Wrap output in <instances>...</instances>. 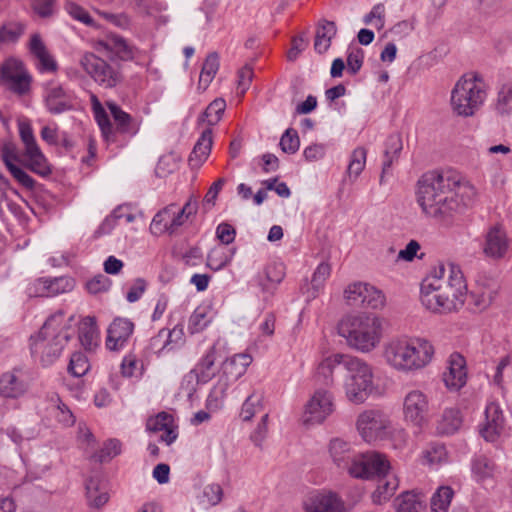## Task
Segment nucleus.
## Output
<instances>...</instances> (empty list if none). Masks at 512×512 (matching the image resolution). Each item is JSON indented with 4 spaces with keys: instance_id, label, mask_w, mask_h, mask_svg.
Segmentation results:
<instances>
[{
    "instance_id": "obj_7",
    "label": "nucleus",
    "mask_w": 512,
    "mask_h": 512,
    "mask_svg": "<svg viewBox=\"0 0 512 512\" xmlns=\"http://www.w3.org/2000/svg\"><path fill=\"white\" fill-rule=\"evenodd\" d=\"M78 64L86 75L104 89H113L124 80L121 64L113 57L103 58L93 52H84Z\"/></svg>"
},
{
    "instance_id": "obj_48",
    "label": "nucleus",
    "mask_w": 512,
    "mask_h": 512,
    "mask_svg": "<svg viewBox=\"0 0 512 512\" xmlns=\"http://www.w3.org/2000/svg\"><path fill=\"white\" fill-rule=\"evenodd\" d=\"M121 452V443L117 439H109L103 447L92 455V458L100 463L110 461Z\"/></svg>"
},
{
    "instance_id": "obj_29",
    "label": "nucleus",
    "mask_w": 512,
    "mask_h": 512,
    "mask_svg": "<svg viewBox=\"0 0 512 512\" xmlns=\"http://www.w3.org/2000/svg\"><path fill=\"white\" fill-rule=\"evenodd\" d=\"M99 53L106 52L107 57H117L125 60L132 57V52L124 38L120 36H110L105 40L99 41L96 47Z\"/></svg>"
},
{
    "instance_id": "obj_12",
    "label": "nucleus",
    "mask_w": 512,
    "mask_h": 512,
    "mask_svg": "<svg viewBox=\"0 0 512 512\" xmlns=\"http://www.w3.org/2000/svg\"><path fill=\"white\" fill-rule=\"evenodd\" d=\"M357 429L362 438L371 443L388 435L390 420L380 410H366L358 416Z\"/></svg>"
},
{
    "instance_id": "obj_22",
    "label": "nucleus",
    "mask_w": 512,
    "mask_h": 512,
    "mask_svg": "<svg viewBox=\"0 0 512 512\" xmlns=\"http://www.w3.org/2000/svg\"><path fill=\"white\" fill-rule=\"evenodd\" d=\"M429 340L422 337L400 335L392 337L386 344L387 352H433Z\"/></svg>"
},
{
    "instance_id": "obj_20",
    "label": "nucleus",
    "mask_w": 512,
    "mask_h": 512,
    "mask_svg": "<svg viewBox=\"0 0 512 512\" xmlns=\"http://www.w3.org/2000/svg\"><path fill=\"white\" fill-rule=\"evenodd\" d=\"M329 453L334 464L342 470H347L351 475V469L357 462L359 454H357L352 446L339 438L332 439L329 444Z\"/></svg>"
},
{
    "instance_id": "obj_57",
    "label": "nucleus",
    "mask_w": 512,
    "mask_h": 512,
    "mask_svg": "<svg viewBox=\"0 0 512 512\" xmlns=\"http://www.w3.org/2000/svg\"><path fill=\"white\" fill-rule=\"evenodd\" d=\"M367 292V283L356 282L350 284L344 292L345 298L350 305L358 306L362 293Z\"/></svg>"
},
{
    "instance_id": "obj_61",
    "label": "nucleus",
    "mask_w": 512,
    "mask_h": 512,
    "mask_svg": "<svg viewBox=\"0 0 512 512\" xmlns=\"http://www.w3.org/2000/svg\"><path fill=\"white\" fill-rule=\"evenodd\" d=\"M110 286H111L110 279L103 274H99V275L93 277L91 280H89L86 283V288H87L88 292L91 294H98L101 292H105L110 288Z\"/></svg>"
},
{
    "instance_id": "obj_47",
    "label": "nucleus",
    "mask_w": 512,
    "mask_h": 512,
    "mask_svg": "<svg viewBox=\"0 0 512 512\" xmlns=\"http://www.w3.org/2000/svg\"><path fill=\"white\" fill-rule=\"evenodd\" d=\"M210 319L208 318V310L206 307H197L188 321V330L191 334L199 333L203 331L208 324Z\"/></svg>"
},
{
    "instance_id": "obj_18",
    "label": "nucleus",
    "mask_w": 512,
    "mask_h": 512,
    "mask_svg": "<svg viewBox=\"0 0 512 512\" xmlns=\"http://www.w3.org/2000/svg\"><path fill=\"white\" fill-rule=\"evenodd\" d=\"M509 247V239L501 227L494 226L488 230L483 244L485 256L494 260L503 259L508 253Z\"/></svg>"
},
{
    "instance_id": "obj_1",
    "label": "nucleus",
    "mask_w": 512,
    "mask_h": 512,
    "mask_svg": "<svg viewBox=\"0 0 512 512\" xmlns=\"http://www.w3.org/2000/svg\"><path fill=\"white\" fill-rule=\"evenodd\" d=\"M474 187L454 171H428L417 181L416 202L422 213L438 222H448L466 205Z\"/></svg>"
},
{
    "instance_id": "obj_46",
    "label": "nucleus",
    "mask_w": 512,
    "mask_h": 512,
    "mask_svg": "<svg viewBox=\"0 0 512 512\" xmlns=\"http://www.w3.org/2000/svg\"><path fill=\"white\" fill-rule=\"evenodd\" d=\"M495 109L500 115H509L512 113V85L504 84L499 89Z\"/></svg>"
},
{
    "instance_id": "obj_43",
    "label": "nucleus",
    "mask_w": 512,
    "mask_h": 512,
    "mask_svg": "<svg viewBox=\"0 0 512 512\" xmlns=\"http://www.w3.org/2000/svg\"><path fill=\"white\" fill-rule=\"evenodd\" d=\"M235 252V248L229 251L224 248H214L207 256V266L214 271H219L231 262Z\"/></svg>"
},
{
    "instance_id": "obj_50",
    "label": "nucleus",
    "mask_w": 512,
    "mask_h": 512,
    "mask_svg": "<svg viewBox=\"0 0 512 512\" xmlns=\"http://www.w3.org/2000/svg\"><path fill=\"white\" fill-rule=\"evenodd\" d=\"M90 367L86 354H72L68 372L74 377H82L90 370Z\"/></svg>"
},
{
    "instance_id": "obj_36",
    "label": "nucleus",
    "mask_w": 512,
    "mask_h": 512,
    "mask_svg": "<svg viewBox=\"0 0 512 512\" xmlns=\"http://www.w3.org/2000/svg\"><path fill=\"white\" fill-rule=\"evenodd\" d=\"M397 512H422L425 508L424 501L413 491H406L395 499Z\"/></svg>"
},
{
    "instance_id": "obj_31",
    "label": "nucleus",
    "mask_w": 512,
    "mask_h": 512,
    "mask_svg": "<svg viewBox=\"0 0 512 512\" xmlns=\"http://www.w3.org/2000/svg\"><path fill=\"white\" fill-rule=\"evenodd\" d=\"M212 144V130L208 128L202 132L189 156V164L192 168H198L203 164L210 155Z\"/></svg>"
},
{
    "instance_id": "obj_55",
    "label": "nucleus",
    "mask_w": 512,
    "mask_h": 512,
    "mask_svg": "<svg viewBox=\"0 0 512 512\" xmlns=\"http://www.w3.org/2000/svg\"><path fill=\"white\" fill-rule=\"evenodd\" d=\"M143 364L138 361L135 354H127L121 363V372L125 377L141 375Z\"/></svg>"
},
{
    "instance_id": "obj_5",
    "label": "nucleus",
    "mask_w": 512,
    "mask_h": 512,
    "mask_svg": "<svg viewBox=\"0 0 512 512\" xmlns=\"http://www.w3.org/2000/svg\"><path fill=\"white\" fill-rule=\"evenodd\" d=\"M74 320V315L65 318L64 310H58L50 315L37 336H31V349L49 350V352H61L66 348L69 349L72 335L71 323Z\"/></svg>"
},
{
    "instance_id": "obj_41",
    "label": "nucleus",
    "mask_w": 512,
    "mask_h": 512,
    "mask_svg": "<svg viewBox=\"0 0 512 512\" xmlns=\"http://www.w3.org/2000/svg\"><path fill=\"white\" fill-rule=\"evenodd\" d=\"M366 157L367 150L364 147H357L352 151L346 171L351 181H355L364 170Z\"/></svg>"
},
{
    "instance_id": "obj_44",
    "label": "nucleus",
    "mask_w": 512,
    "mask_h": 512,
    "mask_svg": "<svg viewBox=\"0 0 512 512\" xmlns=\"http://www.w3.org/2000/svg\"><path fill=\"white\" fill-rule=\"evenodd\" d=\"M25 26L19 22H8L0 27V48L18 41Z\"/></svg>"
},
{
    "instance_id": "obj_26",
    "label": "nucleus",
    "mask_w": 512,
    "mask_h": 512,
    "mask_svg": "<svg viewBox=\"0 0 512 512\" xmlns=\"http://www.w3.org/2000/svg\"><path fill=\"white\" fill-rule=\"evenodd\" d=\"M252 361L251 354H224L219 363H221V372L224 376L237 380L245 373Z\"/></svg>"
},
{
    "instance_id": "obj_25",
    "label": "nucleus",
    "mask_w": 512,
    "mask_h": 512,
    "mask_svg": "<svg viewBox=\"0 0 512 512\" xmlns=\"http://www.w3.org/2000/svg\"><path fill=\"white\" fill-rule=\"evenodd\" d=\"M45 105L51 114H61L73 108L70 94L57 84H51L46 88Z\"/></svg>"
},
{
    "instance_id": "obj_63",
    "label": "nucleus",
    "mask_w": 512,
    "mask_h": 512,
    "mask_svg": "<svg viewBox=\"0 0 512 512\" xmlns=\"http://www.w3.org/2000/svg\"><path fill=\"white\" fill-rule=\"evenodd\" d=\"M146 288L147 282L143 278L135 279L127 291L126 300L129 303L137 302L146 291Z\"/></svg>"
},
{
    "instance_id": "obj_37",
    "label": "nucleus",
    "mask_w": 512,
    "mask_h": 512,
    "mask_svg": "<svg viewBox=\"0 0 512 512\" xmlns=\"http://www.w3.org/2000/svg\"><path fill=\"white\" fill-rule=\"evenodd\" d=\"M263 399L264 396L259 391H253L245 399L240 411V418L242 421H251L256 414L261 413L264 410Z\"/></svg>"
},
{
    "instance_id": "obj_19",
    "label": "nucleus",
    "mask_w": 512,
    "mask_h": 512,
    "mask_svg": "<svg viewBox=\"0 0 512 512\" xmlns=\"http://www.w3.org/2000/svg\"><path fill=\"white\" fill-rule=\"evenodd\" d=\"M432 354H384L386 362L399 372H413L431 362Z\"/></svg>"
},
{
    "instance_id": "obj_45",
    "label": "nucleus",
    "mask_w": 512,
    "mask_h": 512,
    "mask_svg": "<svg viewBox=\"0 0 512 512\" xmlns=\"http://www.w3.org/2000/svg\"><path fill=\"white\" fill-rule=\"evenodd\" d=\"M225 108L226 102L224 99L217 98L213 100L202 114V121H206L209 126L216 125L220 121Z\"/></svg>"
},
{
    "instance_id": "obj_49",
    "label": "nucleus",
    "mask_w": 512,
    "mask_h": 512,
    "mask_svg": "<svg viewBox=\"0 0 512 512\" xmlns=\"http://www.w3.org/2000/svg\"><path fill=\"white\" fill-rule=\"evenodd\" d=\"M330 273L331 267L328 263L322 262L317 266L311 279V297L315 298L318 295L319 291L323 288L325 281L330 276Z\"/></svg>"
},
{
    "instance_id": "obj_58",
    "label": "nucleus",
    "mask_w": 512,
    "mask_h": 512,
    "mask_svg": "<svg viewBox=\"0 0 512 512\" xmlns=\"http://www.w3.org/2000/svg\"><path fill=\"white\" fill-rule=\"evenodd\" d=\"M122 207H117L113 212L107 216L98 229L95 231L96 236L109 234L117 224V221L122 219Z\"/></svg>"
},
{
    "instance_id": "obj_9",
    "label": "nucleus",
    "mask_w": 512,
    "mask_h": 512,
    "mask_svg": "<svg viewBox=\"0 0 512 512\" xmlns=\"http://www.w3.org/2000/svg\"><path fill=\"white\" fill-rule=\"evenodd\" d=\"M197 211V202L188 201L183 207L176 204H170L159 211L152 219L150 230L154 234L168 232L174 233Z\"/></svg>"
},
{
    "instance_id": "obj_33",
    "label": "nucleus",
    "mask_w": 512,
    "mask_h": 512,
    "mask_svg": "<svg viewBox=\"0 0 512 512\" xmlns=\"http://www.w3.org/2000/svg\"><path fill=\"white\" fill-rule=\"evenodd\" d=\"M337 27L333 21L321 20L318 23L315 41H314V49L319 54L325 53L331 46L332 39L336 36Z\"/></svg>"
},
{
    "instance_id": "obj_23",
    "label": "nucleus",
    "mask_w": 512,
    "mask_h": 512,
    "mask_svg": "<svg viewBox=\"0 0 512 512\" xmlns=\"http://www.w3.org/2000/svg\"><path fill=\"white\" fill-rule=\"evenodd\" d=\"M443 380L450 389L459 390L467 381L466 360L463 354H451L448 360V371Z\"/></svg>"
},
{
    "instance_id": "obj_35",
    "label": "nucleus",
    "mask_w": 512,
    "mask_h": 512,
    "mask_svg": "<svg viewBox=\"0 0 512 512\" xmlns=\"http://www.w3.org/2000/svg\"><path fill=\"white\" fill-rule=\"evenodd\" d=\"M86 496L91 507L100 508L109 500L105 485L97 478H90L86 482Z\"/></svg>"
},
{
    "instance_id": "obj_60",
    "label": "nucleus",
    "mask_w": 512,
    "mask_h": 512,
    "mask_svg": "<svg viewBox=\"0 0 512 512\" xmlns=\"http://www.w3.org/2000/svg\"><path fill=\"white\" fill-rule=\"evenodd\" d=\"M68 14L77 21H80L88 26H92L94 23L93 18L90 14L80 5L70 2L66 5Z\"/></svg>"
},
{
    "instance_id": "obj_40",
    "label": "nucleus",
    "mask_w": 512,
    "mask_h": 512,
    "mask_svg": "<svg viewBox=\"0 0 512 512\" xmlns=\"http://www.w3.org/2000/svg\"><path fill=\"white\" fill-rule=\"evenodd\" d=\"M472 472L477 481L483 482L495 476L497 467L489 458L479 456L473 461Z\"/></svg>"
},
{
    "instance_id": "obj_3",
    "label": "nucleus",
    "mask_w": 512,
    "mask_h": 512,
    "mask_svg": "<svg viewBox=\"0 0 512 512\" xmlns=\"http://www.w3.org/2000/svg\"><path fill=\"white\" fill-rule=\"evenodd\" d=\"M337 329L338 334L347 340L351 348L370 352L380 342L382 320L373 314L347 315L340 320Z\"/></svg>"
},
{
    "instance_id": "obj_62",
    "label": "nucleus",
    "mask_w": 512,
    "mask_h": 512,
    "mask_svg": "<svg viewBox=\"0 0 512 512\" xmlns=\"http://www.w3.org/2000/svg\"><path fill=\"white\" fill-rule=\"evenodd\" d=\"M1 158L6 168H9L14 162L19 161L18 150L13 142H6L1 147Z\"/></svg>"
},
{
    "instance_id": "obj_11",
    "label": "nucleus",
    "mask_w": 512,
    "mask_h": 512,
    "mask_svg": "<svg viewBox=\"0 0 512 512\" xmlns=\"http://www.w3.org/2000/svg\"><path fill=\"white\" fill-rule=\"evenodd\" d=\"M334 411L333 396L327 389H317L304 406L301 421L305 426L323 423Z\"/></svg>"
},
{
    "instance_id": "obj_21",
    "label": "nucleus",
    "mask_w": 512,
    "mask_h": 512,
    "mask_svg": "<svg viewBox=\"0 0 512 512\" xmlns=\"http://www.w3.org/2000/svg\"><path fill=\"white\" fill-rule=\"evenodd\" d=\"M485 420L480 433L486 441L493 442L504 431V417L497 403L491 402L486 406Z\"/></svg>"
},
{
    "instance_id": "obj_54",
    "label": "nucleus",
    "mask_w": 512,
    "mask_h": 512,
    "mask_svg": "<svg viewBox=\"0 0 512 512\" xmlns=\"http://www.w3.org/2000/svg\"><path fill=\"white\" fill-rule=\"evenodd\" d=\"M49 296L53 297L73 289L74 282L68 277L48 278Z\"/></svg>"
},
{
    "instance_id": "obj_42",
    "label": "nucleus",
    "mask_w": 512,
    "mask_h": 512,
    "mask_svg": "<svg viewBox=\"0 0 512 512\" xmlns=\"http://www.w3.org/2000/svg\"><path fill=\"white\" fill-rule=\"evenodd\" d=\"M454 491L450 486H440L431 498L432 512H448Z\"/></svg>"
},
{
    "instance_id": "obj_64",
    "label": "nucleus",
    "mask_w": 512,
    "mask_h": 512,
    "mask_svg": "<svg viewBox=\"0 0 512 512\" xmlns=\"http://www.w3.org/2000/svg\"><path fill=\"white\" fill-rule=\"evenodd\" d=\"M216 236L223 244L229 245L235 239L236 230L231 224L222 222L216 228Z\"/></svg>"
},
{
    "instance_id": "obj_2",
    "label": "nucleus",
    "mask_w": 512,
    "mask_h": 512,
    "mask_svg": "<svg viewBox=\"0 0 512 512\" xmlns=\"http://www.w3.org/2000/svg\"><path fill=\"white\" fill-rule=\"evenodd\" d=\"M467 284L459 266L440 265L421 284L422 305L434 313L458 311L465 302Z\"/></svg>"
},
{
    "instance_id": "obj_38",
    "label": "nucleus",
    "mask_w": 512,
    "mask_h": 512,
    "mask_svg": "<svg viewBox=\"0 0 512 512\" xmlns=\"http://www.w3.org/2000/svg\"><path fill=\"white\" fill-rule=\"evenodd\" d=\"M462 417L458 409H446L438 422L437 431L440 434L450 435L459 430Z\"/></svg>"
},
{
    "instance_id": "obj_34",
    "label": "nucleus",
    "mask_w": 512,
    "mask_h": 512,
    "mask_svg": "<svg viewBox=\"0 0 512 512\" xmlns=\"http://www.w3.org/2000/svg\"><path fill=\"white\" fill-rule=\"evenodd\" d=\"M377 479L378 485L372 494V500L375 504H381L394 494L398 488L399 481L396 475L390 471Z\"/></svg>"
},
{
    "instance_id": "obj_39",
    "label": "nucleus",
    "mask_w": 512,
    "mask_h": 512,
    "mask_svg": "<svg viewBox=\"0 0 512 512\" xmlns=\"http://www.w3.org/2000/svg\"><path fill=\"white\" fill-rule=\"evenodd\" d=\"M219 56L216 52L207 55L199 77V88L206 89L219 70Z\"/></svg>"
},
{
    "instance_id": "obj_17",
    "label": "nucleus",
    "mask_w": 512,
    "mask_h": 512,
    "mask_svg": "<svg viewBox=\"0 0 512 512\" xmlns=\"http://www.w3.org/2000/svg\"><path fill=\"white\" fill-rule=\"evenodd\" d=\"M305 512H346V506L341 497L331 491L312 494L304 502Z\"/></svg>"
},
{
    "instance_id": "obj_4",
    "label": "nucleus",
    "mask_w": 512,
    "mask_h": 512,
    "mask_svg": "<svg viewBox=\"0 0 512 512\" xmlns=\"http://www.w3.org/2000/svg\"><path fill=\"white\" fill-rule=\"evenodd\" d=\"M94 100V117L107 143H117L119 135L131 138L139 132L140 121L125 112L118 104L111 101L106 102V106L114 121L112 123L107 112L95 96Z\"/></svg>"
},
{
    "instance_id": "obj_16",
    "label": "nucleus",
    "mask_w": 512,
    "mask_h": 512,
    "mask_svg": "<svg viewBox=\"0 0 512 512\" xmlns=\"http://www.w3.org/2000/svg\"><path fill=\"white\" fill-rule=\"evenodd\" d=\"M134 331V323L127 319L117 317L107 329L106 347L110 351L126 348Z\"/></svg>"
},
{
    "instance_id": "obj_51",
    "label": "nucleus",
    "mask_w": 512,
    "mask_h": 512,
    "mask_svg": "<svg viewBox=\"0 0 512 512\" xmlns=\"http://www.w3.org/2000/svg\"><path fill=\"white\" fill-rule=\"evenodd\" d=\"M281 150L287 154H295L300 147V140L295 129L288 128L280 138Z\"/></svg>"
},
{
    "instance_id": "obj_53",
    "label": "nucleus",
    "mask_w": 512,
    "mask_h": 512,
    "mask_svg": "<svg viewBox=\"0 0 512 512\" xmlns=\"http://www.w3.org/2000/svg\"><path fill=\"white\" fill-rule=\"evenodd\" d=\"M447 452L442 444H432L423 451L424 462L428 465H437L446 459Z\"/></svg>"
},
{
    "instance_id": "obj_27",
    "label": "nucleus",
    "mask_w": 512,
    "mask_h": 512,
    "mask_svg": "<svg viewBox=\"0 0 512 512\" xmlns=\"http://www.w3.org/2000/svg\"><path fill=\"white\" fill-rule=\"evenodd\" d=\"M222 356L224 354H205L201 358L191 371V374L195 375L197 382L207 383L221 371L219 360H221Z\"/></svg>"
},
{
    "instance_id": "obj_32",
    "label": "nucleus",
    "mask_w": 512,
    "mask_h": 512,
    "mask_svg": "<svg viewBox=\"0 0 512 512\" xmlns=\"http://www.w3.org/2000/svg\"><path fill=\"white\" fill-rule=\"evenodd\" d=\"M403 148L402 139L398 134L390 135L385 142L384 159L382 163V173L380 176V184L384 183L385 174L389 173L394 162L399 158Z\"/></svg>"
},
{
    "instance_id": "obj_13",
    "label": "nucleus",
    "mask_w": 512,
    "mask_h": 512,
    "mask_svg": "<svg viewBox=\"0 0 512 512\" xmlns=\"http://www.w3.org/2000/svg\"><path fill=\"white\" fill-rule=\"evenodd\" d=\"M390 471V464L386 456L377 452L359 454L357 462L351 469L354 478H379Z\"/></svg>"
},
{
    "instance_id": "obj_14",
    "label": "nucleus",
    "mask_w": 512,
    "mask_h": 512,
    "mask_svg": "<svg viewBox=\"0 0 512 512\" xmlns=\"http://www.w3.org/2000/svg\"><path fill=\"white\" fill-rule=\"evenodd\" d=\"M0 82L12 92L23 95L30 89L31 77L21 62L8 59L0 67Z\"/></svg>"
},
{
    "instance_id": "obj_28",
    "label": "nucleus",
    "mask_w": 512,
    "mask_h": 512,
    "mask_svg": "<svg viewBox=\"0 0 512 512\" xmlns=\"http://www.w3.org/2000/svg\"><path fill=\"white\" fill-rule=\"evenodd\" d=\"M17 372H19V370L14 369L0 376V396L15 399L26 392L27 385L19 378L16 374Z\"/></svg>"
},
{
    "instance_id": "obj_30",
    "label": "nucleus",
    "mask_w": 512,
    "mask_h": 512,
    "mask_svg": "<svg viewBox=\"0 0 512 512\" xmlns=\"http://www.w3.org/2000/svg\"><path fill=\"white\" fill-rule=\"evenodd\" d=\"M352 357L351 354H331L324 358L317 366V380L322 382L325 386L332 385L334 368L340 364L345 366V360Z\"/></svg>"
},
{
    "instance_id": "obj_15",
    "label": "nucleus",
    "mask_w": 512,
    "mask_h": 512,
    "mask_svg": "<svg viewBox=\"0 0 512 512\" xmlns=\"http://www.w3.org/2000/svg\"><path fill=\"white\" fill-rule=\"evenodd\" d=\"M429 403L427 396L420 390H412L403 401L404 417L415 426L421 427L427 421Z\"/></svg>"
},
{
    "instance_id": "obj_10",
    "label": "nucleus",
    "mask_w": 512,
    "mask_h": 512,
    "mask_svg": "<svg viewBox=\"0 0 512 512\" xmlns=\"http://www.w3.org/2000/svg\"><path fill=\"white\" fill-rule=\"evenodd\" d=\"M18 129L20 139L25 147L24 156L27 159L26 166L28 169L40 176L49 175L51 173V169L46 157L41 152L36 142L30 122L27 120H19Z\"/></svg>"
},
{
    "instance_id": "obj_56",
    "label": "nucleus",
    "mask_w": 512,
    "mask_h": 512,
    "mask_svg": "<svg viewBox=\"0 0 512 512\" xmlns=\"http://www.w3.org/2000/svg\"><path fill=\"white\" fill-rule=\"evenodd\" d=\"M496 293V288L483 290L479 292L475 291L472 292L471 298L473 299L475 307H477L479 310H484L491 305L496 296Z\"/></svg>"
},
{
    "instance_id": "obj_6",
    "label": "nucleus",
    "mask_w": 512,
    "mask_h": 512,
    "mask_svg": "<svg viewBox=\"0 0 512 512\" xmlns=\"http://www.w3.org/2000/svg\"><path fill=\"white\" fill-rule=\"evenodd\" d=\"M487 97L486 84L478 75H464L451 92L453 111L463 117L475 114Z\"/></svg>"
},
{
    "instance_id": "obj_24",
    "label": "nucleus",
    "mask_w": 512,
    "mask_h": 512,
    "mask_svg": "<svg viewBox=\"0 0 512 512\" xmlns=\"http://www.w3.org/2000/svg\"><path fill=\"white\" fill-rule=\"evenodd\" d=\"M71 341L79 342L85 352H93L99 347L100 336L95 317H84L78 327V337Z\"/></svg>"
},
{
    "instance_id": "obj_59",
    "label": "nucleus",
    "mask_w": 512,
    "mask_h": 512,
    "mask_svg": "<svg viewBox=\"0 0 512 512\" xmlns=\"http://www.w3.org/2000/svg\"><path fill=\"white\" fill-rule=\"evenodd\" d=\"M173 418L166 412H160L155 417H151L147 420V429L152 432H158L171 426Z\"/></svg>"
},
{
    "instance_id": "obj_8",
    "label": "nucleus",
    "mask_w": 512,
    "mask_h": 512,
    "mask_svg": "<svg viewBox=\"0 0 512 512\" xmlns=\"http://www.w3.org/2000/svg\"><path fill=\"white\" fill-rule=\"evenodd\" d=\"M345 368L349 373L345 382L347 398L355 403H363L373 389L372 372L369 366L357 357L345 360Z\"/></svg>"
},
{
    "instance_id": "obj_52",
    "label": "nucleus",
    "mask_w": 512,
    "mask_h": 512,
    "mask_svg": "<svg viewBox=\"0 0 512 512\" xmlns=\"http://www.w3.org/2000/svg\"><path fill=\"white\" fill-rule=\"evenodd\" d=\"M365 294V308L377 310L382 309L385 306V295L378 288L367 284V292Z\"/></svg>"
}]
</instances>
